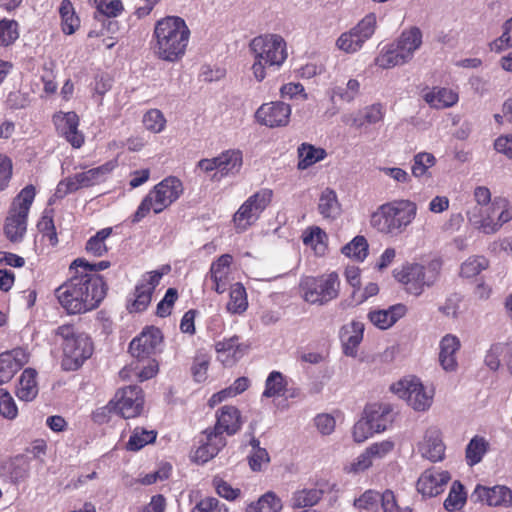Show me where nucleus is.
<instances>
[{"label":"nucleus","instance_id":"nucleus-1","mask_svg":"<svg viewBox=\"0 0 512 512\" xmlns=\"http://www.w3.org/2000/svg\"><path fill=\"white\" fill-rule=\"evenodd\" d=\"M105 295V283L100 275L78 271L55 290L59 304L72 315L96 309Z\"/></svg>","mask_w":512,"mask_h":512},{"label":"nucleus","instance_id":"nucleus-2","mask_svg":"<svg viewBox=\"0 0 512 512\" xmlns=\"http://www.w3.org/2000/svg\"><path fill=\"white\" fill-rule=\"evenodd\" d=\"M190 38L186 22L177 16H167L156 22L153 32V52L163 61L174 63L185 55Z\"/></svg>","mask_w":512,"mask_h":512},{"label":"nucleus","instance_id":"nucleus-3","mask_svg":"<svg viewBox=\"0 0 512 512\" xmlns=\"http://www.w3.org/2000/svg\"><path fill=\"white\" fill-rule=\"evenodd\" d=\"M417 205L408 199L394 200L381 205L371 215L370 223L377 231L397 235L414 221L417 215Z\"/></svg>","mask_w":512,"mask_h":512},{"label":"nucleus","instance_id":"nucleus-4","mask_svg":"<svg viewBox=\"0 0 512 512\" xmlns=\"http://www.w3.org/2000/svg\"><path fill=\"white\" fill-rule=\"evenodd\" d=\"M55 336L62 347V366L65 370H77L91 357L93 344L90 337L79 332L73 325L64 324L57 327Z\"/></svg>","mask_w":512,"mask_h":512},{"label":"nucleus","instance_id":"nucleus-5","mask_svg":"<svg viewBox=\"0 0 512 512\" xmlns=\"http://www.w3.org/2000/svg\"><path fill=\"white\" fill-rule=\"evenodd\" d=\"M183 193L182 182L173 176L166 177L156 184L143 198L132 216V222L138 223L151 211L159 214L172 205Z\"/></svg>","mask_w":512,"mask_h":512},{"label":"nucleus","instance_id":"nucleus-6","mask_svg":"<svg viewBox=\"0 0 512 512\" xmlns=\"http://www.w3.org/2000/svg\"><path fill=\"white\" fill-rule=\"evenodd\" d=\"M35 196V187L27 185L14 198L4 224V233L11 242L22 241L27 230V218Z\"/></svg>","mask_w":512,"mask_h":512},{"label":"nucleus","instance_id":"nucleus-7","mask_svg":"<svg viewBox=\"0 0 512 512\" xmlns=\"http://www.w3.org/2000/svg\"><path fill=\"white\" fill-rule=\"evenodd\" d=\"M441 269V263L438 260H432L426 265L418 263L409 264L402 268L396 274L408 293L419 296L426 287H431L438 280Z\"/></svg>","mask_w":512,"mask_h":512},{"label":"nucleus","instance_id":"nucleus-8","mask_svg":"<svg viewBox=\"0 0 512 512\" xmlns=\"http://www.w3.org/2000/svg\"><path fill=\"white\" fill-rule=\"evenodd\" d=\"M117 165V160H110L101 166L76 173L73 176L61 180L56 187L53 198L62 199L79 189L88 188L104 182Z\"/></svg>","mask_w":512,"mask_h":512},{"label":"nucleus","instance_id":"nucleus-9","mask_svg":"<svg viewBox=\"0 0 512 512\" xmlns=\"http://www.w3.org/2000/svg\"><path fill=\"white\" fill-rule=\"evenodd\" d=\"M299 287L306 302L324 305L338 296L339 277L335 272L320 277L306 276Z\"/></svg>","mask_w":512,"mask_h":512},{"label":"nucleus","instance_id":"nucleus-10","mask_svg":"<svg viewBox=\"0 0 512 512\" xmlns=\"http://www.w3.org/2000/svg\"><path fill=\"white\" fill-rule=\"evenodd\" d=\"M391 391L415 411H426L433 402V388L425 387L416 377H405L391 385Z\"/></svg>","mask_w":512,"mask_h":512},{"label":"nucleus","instance_id":"nucleus-11","mask_svg":"<svg viewBox=\"0 0 512 512\" xmlns=\"http://www.w3.org/2000/svg\"><path fill=\"white\" fill-rule=\"evenodd\" d=\"M250 50L254 57L263 60L268 66L280 67L287 58L284 38L278 34H264L253 38Z\"/></svg>","mask_w":512,"mask_h":512},{"label":"nucleus","instance_id":"nucleus-12","mask_svg":"<svg viewBox=\"0 0 512 512\" xmlns=\"http://www.w3.org/2000/svg\"><path fill=\"white\" fill-rule=\"evenodd\" d=\"M272 196V190L264 188L248 197L233 216L235 228L242 232L254 224L271 203Z\"/></svg>","mask_w":512,"mask_h":512},{"label":"nucleus","instance_id":"nucleus-13","mask_svg":"<svg viewBox=\"0 0 512 512\" xmlns=\"http://www.w3.org/2000/svg\"><path fill=\"white\" fill-rule=\"evenodd\" d=\"M376 28V16L366 15L354 27L340 34L335 46L346 54H355L362 49L365 42L369 40Z\"/></svg>","mask_w":512,"mask_h":512},{"label":"nucleus","instance_id":"nucleus-14","mask_svg":"<svg viewBox=\"0 0 512 512\" xmlns=\"http://www.w3.org/2000/svg\"><path fill=\"white\" fill-rule=\"evenodd\" d=\"M164 272L155 270L145 273L137 283L134 293L129 298L127 308L129 312H142L149 306L152 293L160 283Z\"/></svg>","mask_w":512,"mask_h":512},{"label":"nucleus","instance_id":"nucleus-15","mask_svg":"<svg viewBox=\"0 0 512 512\" xmlns=\"http://www.w3.org/2000/svg\"><path fill=\"white\" fill-rule=\"evenodd\" d=\"M115 400L114 408L125 419L139 416L144 409V396L141 388L136 385L120 389Z\"/></svg>","mask_w":512,"mask_h":512},{"label":"nucleus","instance_id":"nucleus-16","mask_svg":"<svg viewBox=\"0 0 512 512\" xmlns=\"http://www.w3.org/2000/svg\"><path fill=\"white\" fill-rule=\"evenodd\" d=\"M162 340L160 329L148 327L131 341L129 351L138 361L150 359L159 350Z\"/></svg>","mask_w":512,"mask_h":512},{"label":"nucleus","instance_id":"nucleus-17","mask_svg":"<svg viewBox=\"0 0 512 512\" xmlns=\"http://www.w3.org/2000/svg\"><path fill=\"white\" fill-rule=\"evenodd\" d=\"M291 115V108L284 102L262 104L256 111L257 121L268 127L286 126Z\"/></svg>","mask_w":512,"mask_h":512},{"label":"nucleus","instance_id":"nucleus-18","mask_svg":"<svg viewBox=\"0 0 512 512\" xmlns=\"http://www.w3.org/2000/svg\"><path fill=\"white\" fill-rule=\"evenodd\" d=\"M450 479L447 471L427 469L420 475L416 488L423 497H435L444 492Z\"/></svg>","mask_w":512,"mask_h":512},{"label":"nucleus","instance_id":"nucleus-19","mask_svg":"<svg viewBox=\"0 0 512 512\" xmlns=\"http://www.w3.org/2000/svg\"><path fill=\"white\" fill-rule=\"evenodd\" d=\"M472 497L476 501L484 502L492 507L508 508L512 506V491L504 485H495L493 487L477 485Z\"/></svg>","mask_w":512,"mask_h":512},{"label":"nucleus","instance_id":"nucleus-20","mask_svg":"<svg viewBox=\"0 0 512 512\" xmlns=\"http://www.w3.org/2000/svg\"><path fill=\"white\" fill-rule=\"evenodd\" d=\"M29 361V354L23 348H15L0 354V385L8 383Z\"/></svg>","mask_w":512,"mask_h":512},{"label":"nucleus","instance_id":"nucleus-21","mask_svg":"<svg viewBox=\"0 0 512 512\" xmlns=\"http://www.w3.org/2000/svg\"><path fill=\"white\" fill-rule=\"evenodd\" d=\"M232 260L231 255L223 254L211 264L207 278L212 281V289L218 294L224 293L233 279L231 273Z\"/></svg>","mask_w":512,"mask_h":512},{"label":"nucleus","instance_id":"nucleus-22","mask_svg":"<svg viewBox=\"0 0 512 512\" xmlns=\"http://www.w3.org/2000/svg\"><path fill=\"white\" fill-rule=\"evenodd\" d=\"M202 443L194 453V459L200 463H206L215 457L219 451L226 445V439L222 433L213 429H207L204 432Z\"/></svg>","mask_w":512,"mask_h":512},{"label":"nucleus","instance_id":"nucleus-23","mask_svg":"<svg viewBox=\"0 0 512 512\" xmlns=\"http://www.w3.org/2000/svg\"><path fill=\"white\" fill-rule=\"evenodd\" d=\"M392 45H394L399 58L405 64L413 58L414 53L422 45V33L419 28L412 27L403 31L397 41Z\"/></svg>","mask_w":512,"mask_h":512},{"label":"nucleus","instance_id":"nucleus-24","mask_svg":"<svg viewBox=\"0 0 512 512\" xmlns=\"http://www.w3.org/2000/svg\"><path fill=\"white\" fill-rule=\"evenodd\" d=\"M495 209L491 205H474L466 212L467 220L476 229L485 234L495 233Z\"/></svg>","mask_w":512,"mask_h":512},{"label":"nucleus","instance_id":"nucleus-25","mask_svg":"<svg viewBox=\"0 0 512 512\" xmlns=\"http://www.w3.org/2000/svg\"><path fill=\"white\" fill-rule=\"evenodd\" d=\"M55 124L60 133L75 148L82 146L83 135L78 131L79 118L74 112L60 113L54 117Z\"/></svg>","mask_w":512,"mask_h":512},{"label":"nucleus","instance_id":"nucleus-26","mask_svg":"<svg viewBox=\"0 0 512 512\" xmlns=\"http://www.w3.org/2000/svg\"><path fill=\"white\" fill-rule=\"evenodd\" d=\"M418 451L422 457L432 462L443 460L445 446L440 431L436 428L427 429L423 440L418 444Z\"/></svg>","mask_w":512,"mask_h":512},{"label":"nucleus","instance_id":"nucleus-27","mask_svg":"<svg viewBox=\"0 0 512 512\" xmlns=\"http://www.w3.org/2000/svg\"><path fill=\"white\" fill-rule=\"evenodd\" d=\"M364 330V323L357 320H353L341 328L340 340L345 355L356 357L357 348L363 339Z\"/></svg>","mask_w":512,"mask_h":512},{"label":"nucleus","instance_id":"nucleus-28","mask_svg":"<svg viewBox=\"0 0 512 512\" xmlns=\"http://www.w3.org/2000/svg\"><path fill=\"white\" fill-rule=\"evenodd\" d=\"M460 346V340L452 334H447L441 339L439 343V362L445 371L452 372L457 369L456 354Z\"/></svg>","mask_w":512,"mask_h":512},{"label":"nucleus","instance_id":"nucleus-29","mask_svg":"<svg viewBox=\"0 0 512 512\" xmlns=\"http://www.w3.org/2000/svg\"><path fill=\"white\" fill-rule=\"evenodd\" d=\"M392 409L389 404L373 403L367 405L364 410V416L374 428L376 433H380L392 422Z\"/></svg>","mask_w":512,"mask_h":512},{"label":"nucleus","instance_id":"nucleus-30","mask_svg":"<svg viewBox=\"0 0 512 512\" xmlns=\"http://www.w3.org/2000/svg\"><path fill=\"white\" fill-rule=\"evenodd\" d=\"M243 164L242 152L238 149H229L218 155V172L213 179H220L239 173Z\"/></svg>","mask_w":512,"mask_h":512},{"label":"nucleus","instance_id":"nucleus-31","mask_svg":"<svg viewBox=\"0 0 512 512\" xmlns=\"http://www.w3.org/2000/svg\"><path fill=\"white\" fill-rule=\"evenodd\" d=\"M405 312V306L397 304L389 307L388 309L370 311L368 313V318L375 327L381 330H386L403 317Z\"/></svg>","mask_w":512,"mask_h":512},{"label":"nucleus","instance_id":"nucleus-32","mask_svg":"<svg viewBox=\"0 0 512 512\" xmlns=\"http://www.w3.org/2000/svg\"><path fill=\"white\" fill-rule=\"evenodd\" d=\"M242 426L239 410L234 406H223L217 414V422L214 427L220 433L235 434Z\"/></svg>","mask_w":512,"mask_h":512},{"label":"nucleus","instance_id":"nucleus-33","mask_svg":"<svg viewBox=\"0 0 512 512\" xmlns=\"http://www.w3.org/2000/svg\"><path fill=\"white\" fill-rule=\"evenodd\" d=\"M215 350L218 360L226 366L232 365L243 355V346L237 336L216 342Z\"/></svg>","mask_w":512,"mask_h":512},{"label":"nucleus","instance_id":"nucleus-34","mask_svg":"<svg viewBox=\"0 0 512 512\" xmlns=\"http://www.w3.org/2000/svg\"><path fill=\"white\" fill-rule=\"evenodd\" d=\"M37 373L32 368L25 369L16 386L15 394L21 401L30 402L38 395Z\"/></svg>","mask_w":512,"mask_h":512},{"label":"nucleus","instance_id":"nucleus-35","mask_svg":"<svg viewBox=\"0 0 512 512\" xmlns=\"http://www.w3.org/2000/svg\"><path fill=\"white\" fill-rule=\"evenodd\" d=\"M424 100L433 108L451 107L458 101V94L452 89L435 87L423 95Z\"/></svg>","mask_w":512,"mask_h":512},{"label":"nucleus","instance_id":"nucleus-36","mask_svg":"<svg viewBox=\"0 0 512 512\" xmlns=\"http://www.w3.org/2000/svg\"><path fill=\"white\" fill-rule=\"evenodd\" d=\"M298 164L299 170H305L312 165L324 160L327 156L325 149L316 147L309 143H302L298 149Z\"/></svg>","mask_w":512,"mask_h":512},{"label":"nucleus","instance_id":"nucleus-37","mask_svg":"<svg viewBox=\"0 0 512 512\" xmlns=\"http://www.w3.org/2000/svg\"><path fill=\"white\" fill-rule=\"evenodd\" d=\"M248 308V298L245 287L241 283L231 285L226 309L230 314H243Z\"/></svg>","mask_w":512,"mask_h":512},{"label":"nucleus","instance_id":"nucleus-38","mask_svg":"<svg viewBox=\"0 0 512 512\" xmlns=\"http://www.w3.org/2000/svg\"><path fill=\"white\" fill-rule=\"evenodd\" d=\"M489 450V442L482 436H474L466 446L465 459L468 466L480 463Z\"/></svg>","mask_w":512,"mask_h":512},{"label":"nucleus","instance_id":"nucleus-39","mask_svg":"<svg viewBox=\"0 0 512 512\" xmlns=\"http://www.w3.org/2000/svg\"><path fill=\"white\" fill-rule=\"evenodd\" d=\"M323 491L316 488H304L295 491L291 497V506L294 509L311 508L322 499Z\"/></svg>","mask_w":512,"mask_h":512},{"label":"nucleus","instance_id":"nucleus-40","mask_svg":"<svg viewBox=\"0 0 512 512\" xmlns=\"http://www.w3.org/2000/svg\"><path fill=\"white\" fill-rule=\"evenodd\" d=\"M340 210L335 191L329 188L323 190L318 203L319 213L326 219H334L340 214Z\"/></svg>","mask_w":512,"mask_h":512},{"label":"nucleus","instance_id":"nucleus-41","mask_svg":"<svg viewBox=\"0 0 512 512\" xmlns=\"http://www.w3.org/2000/svg\"><path fill=\"white\" fill-rule=\"evenodd\" d=\"M28 463L23 457H16L1 465V472L9 478L12 483H18L28 475Z\"/></svg>","mask_w":512,"mask_h":512},{"label":"nucleus","instance_id":"nucleus-42","mask_svg":"<svg viewBox=\"0 0 512 512\" xmlns=\"http://www.w3.org/2000/svg\"><path fill=\"white\" fill-rule=\"evenodd\" d=\"M360 92V83L357 79L348 80L346 87L333 86L327 91L332 103H335L336 98L346 103H351L358 96Z\"/></svg>","mask_w":512,"mask_h":512},{"label":"nucleus","instance_id":"nucleus-43","mask_svg":"<svg viewBox=\"0 0 512 512\" xmlns=\"http://www.w3.org/2000/svg\"><path fill=\"white\" fill-rule=\"evenodd\" d=\"M326 233L319 227H312L303 232V243L314 250L317 255H323L326 250Z\"/></svg>","mask_w":512,"mask_h":512},{"label":"nucleus","instance_id":"nucleus-44","mask_svg":"<svg viewBox=\"0 0 512 512\" xmlns=\"http://www.w3.org/2000/svg\"><path fill=\"white\" fill-rule=\"evenodd\" d=\"M282 502L273 492H267L257 502L250 503L246 512H279Z\"/></svg>","mask_w":512,"mask_h":512},{"label":"nucleus","instance_id":"nucleus-45","mask_svg":"<svg viewBox=\"0 0 512 512\" xmlns=\"http://www.w3.org/2000/svg\"><path fill=\"white\" fill-rule=\"evenodd\" d=\"M62 20V30L65 34L71 35L80 25L79 18L75 15L74 7L70 0H62L59 8Z\"/></svg>","mask_w":512,"mask_h":512},{"label":"nucleus","instance_id":"nucleus-46","mask_svg":"<svg viewBox=\"0 0 512 512\" xmlns=\"http://www.w3.org/2000/svg\"><path fill=\"white\" fill-rule=\"evenodd\" d=\"M112 234V228L106 227L99 230L86 243V251L96 257H101L108 251L105 241Z\"/></svg>","mask_w":512,"mask_h":512},{"label":"nucleus","instance_id":"nucleus-47","mask_svg":"<svg viewBox=\"0 0 512 512\" xmlns=\"http://www.w3.org/2000/svg\"><path fill=\"white\" fill-rule=\"evenodd\" d=\"M436 164V158L428 152H419L414 155L411 173L415 178L430 176L429 169Z\"/></svg>","mask_w":512,"mask_h":512},{"label":"nucleus","instance_id":"nucleus-48","mask_svg":"<svg viewBox=\"0 0 512 512\" xmlns=\"http://www.w3.org/2000/svg\"><path fill=\"white\" fill-rule=\"evenodd\" d=\"M156 439V432L154 430H146L143 428H135L126 444V449L129 451H139L147 444L154 442Z\"/></svg>","mask_w":512,"mask_h":512},{"label":"nucleus","instance_id":"nucleus-49","mask_svg":"<svg viewBox=\"0 0 512 512\" xmlns=\"http://www.w3.org/2000/svg\"><path fill=\"white\" fill-rule=\"evenodd\" d=\"M466 502V493L459 481H454L447 498L444 501V508L449 512L461 509Z\"/></svg>","mask_w":512,"mask_h":512},{"label":"nucleus","instance_id":"nucleus-50","mask_svg":"<svg viewBox=\"0 0 512 512\" xmlns=\"http://www.w3.org/2000/svg\"><path fill=\"white\" fill-rule=\"evenodd\" d=\"M403 64L392 44L384 46L374 59V65L381 69H390Z\"/></svg>","mask_w":512,"mask_h":512},{"label":"nucleus","instance_id":"nucleus-51","mask_svg":"<svg viewBox=\"0 0 512 512\" xmlns=\"http://www.w3.org/2000/svg\"><path fill=\"white\" fill-rule=\"evenodd\" d=\"M342 253L357 261H363L368 254V243L365 237L356 236L342 248Z\"/></svg>","mask_w":512,"mask_h":512},{"label":"nucleus","instance_id":"nucleus-52","mask_svg":"<svg viewBox=\"0 0 512 512\" xmlns=\"http://www.w3.org/2000/svg\"><path fill=\"white\" fill-rule=\"evenodd\" d=\"M512 47V17L502 26V34L489 44L492 52L500 53Z\"/></svg>","mask_w":512,"mask_h":512},{"label":"nucleus","instance_id":"nucleus-53","mask_svg":"<svg viewBox=\"0 0 512 512\" xmlns=\"http://www.w3.org/2000/svg\"><path fill=\"white\" fill-rule=\"evenodd\" d=\"M284 388L285 382L283 375L278 371H273L268 375L265 381V389L262 396L266 398L281 396Z\"/></svg>","mask_w":512,"mask_h":512},{"label":"nucleus","instance_id":"nucleus-54","mask_svg":"<svg viewBox=\"0 0 512 512\" xmlns=\"http://www.w3.org/2000/svg\"><path fill=\"white\" fill-rule=\"evenodd\" d=\"M18 37V23L15 20L3 19L0 21V46H10Z\"/></svg>","mask_w":512,"mask_h":512},{"label":"nucleus","instance_id":"nucleus-55","mask_svg":"<svg viewBox=\"0 0 512 512\" xmlns=\"http://www.w3.org/2000/svg\"><path fill=\"white\" fill-rule=\"evenodd\" d=\"M144 127L152 133H160L165 129L166 119L158 109H151L143 116Z\"/></svg>","mask_w":512,"mask_h":512},{"label":"nucleus","instance_id":"nucleus-56","mask_svg":"<svg viewBox=\"0 0 512 512\" xmlns=\"http://www.w3.org/2000/svg\"><path fill=\"white\" fill-rule=\"evenodd\" d=\"M493 209H501L494 221L496 233L505 223L512 220V205L506 198L497 197L493 200Z\"/></svg>","mask_w":512,"mask_h":512},{"label":"nucleus","instance_id":"nucleus-57","mask_svg":"<svg viewBox=\"0 0 512 512\" xmlns=\"http://www.w3.org/2000/svg\"><path fill=\"white\" fill-rule=\"evenodd\" d=\"M488 267V261L483 256H475L468 258L461 266V275L471 278L478 275L481 271Z\"/></svg>","mask_w":512,"mask_h":512},{"label":"nucleus","instance_id":"nucleus-58","mask_svg":"<svg viewBox=\"0 0 512 512\" xmlns=\"http://www.w3.org/2000/svg\"><path fill=\"white\" fill-rule=\"evenodd\" d=\"M210 364V356L203 352H198L194 358L191 372L197 382H203L207 378V371Z\"/></svg>","mask_w":512,"mask_h":512},{"label":"nucleus","instance_id":"nucleus-59","mask_svg":"<svg viewBox=\"0 0 512 512\" xmlns=\"http://www.w3.org/2000/svg\"><path fill=\"white\" fill-rule=\"evenodd\" d=\"M506 355V347L504 343H495L491 345L486 352L484 363L492 371L499 369L501 365V357Z\"/></svg>","mask_w":512,"mask_h":512},{"label":"nucleus","instance_id":"nucleus-60","mask_svg":"<svg viewBox=\"0 0 512 512\" xmlns=\"http://www.w3.org/2000/svg\"><path fill=\"white\" fill-rule=\"evenodd\" d=\"M110 267L109 261H99L97 263H89L87 260L83 258L75 259L71 265V271H78L79 273H93L97 274L98 271L105 270Z\"/></svg>","mask_w":512,"mask_h":512},{"label":"nucleus","instance_id":"nucleus-61","mask_svg":"<svg viewBox=\"0 0 512 512\" xmlns=\"http://www.w3.org/2000/svg\"><path fill=\"white\" fill-rule=\"evenodd\" d=\"M0 414L9 420L15 419L18 415L17 405L11 394L5 389H0Z\"/></svg>","mask_w":512,"mask_h":512},{"label":"nucleus","instance_id":"nucleus-62","mask_svg":"<svg viewBox=\"0 0 512 512\" xmlns=\"http://www.w3.org/2000/svg\"><path fill=\"white\" fill-rule=\"evenodd\" d=\"M97 11L107 17H117L123 11L120 0H94Z\"/></svg>","mask_w":512,"mask_h":512},{"label":"nucleus","instance_id":"nucleus-63","mask_svg":"<svg viewBox=\"0 0 512 512\" xmlns=\"http://www.w3.org/2000/svg\"><path fill=\"white\" fill-rule=\"evenodd\" d=\"M376 431L365 416L360 419L353 427V438L355 442L362 443L371 437Z\"/></svg>","mask_w":512,"mask_h":512},{"label":"nucleus","instance_id":"nucleus-64","mask_svg":"<svg viewBox=\"0 0 512 512\" xmlns=\"http://www.w3.org/2000/svg\"><path fill=\"white\" fill-rule=\"evenodd\" d=\"M381 505L384 512H412L410 507H400L397 504L395 495L391 490L382 493Z\"/></svg>","mask_w":512,"mask_h":512}]
</instances>
